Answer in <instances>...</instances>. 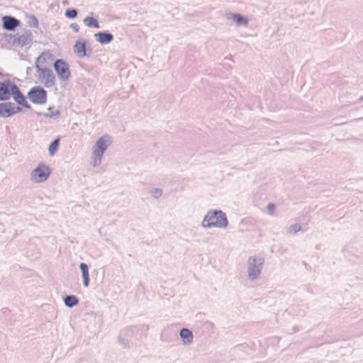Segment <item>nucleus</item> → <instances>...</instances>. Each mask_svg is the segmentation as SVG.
<instances>
[{"instance_id":"obj_1","label":"nucleus","mask_w":363,"mask_h":363,"mask_svg":"<svg viewBox=\"0 0 363 363\" xmlns=\"http://www.w3.org/2000/svg\"><path fill=\"white\" fill-rule=\"evenodd\" d=\"M228 225V218L221 210L208 211L201 223V226L204 228H226Z\"/></svg>"},{"instance_id":"obj_2","label":"nucleus","mask_w":363,"mask_h":363,"mask_svg":"<svg viewBox=\"0 0 363 363\" xmlns=\"http://www.w3.org/2000/svg\"><path fill=\"white\" fill-rule=\"evenodd\" d=\"M45 62V58L42 55L36 58L35 68L37 72V78L45 87L50 88L55 84V77L52 69L41 67V65Z\"/></svg>"},{"instance_id":"obj_3","label":"nucleus","mask_w":363,"mask_h":363,"mask_svg":"<svg viewBox=\"0 0 363 363\" xmlns=\"http://www.w3.org/2000/svg\"><path fill=\"white\" fill-rule=\"evenodd\" d=\"M109 144L108 135H104L96 142L92 152L93 158L91 164L94 167L99 166L101 164V158Z\"/></svg>"},{"instance_id":"obj_4","label":"nucleus","mask_w":363,"mask_h":363,"mask_svg":"<svg viewBox=\"0 0 363 363\" xmlns=\"http://www.w3.org/2000/svg\"><path fill=\"white\" fill-rule=\"evenodd\" d=\"M264 259L262 257L251 256L247 259V277L250 280L257 279L261 274Z\"/></svg>"},{"instance_id":"obj_5","label":"nucleus","mask_w":363,"mask_h":363,"mask_svg":"<svg viewBox=\"0 0 363 363\" xmlns=\"http://www.w3.org/2000/svg\"><path fill=\"white\" fill-rule=\"evenodd\" d=\"M50 174L48 166L39 164L30 173V179L35 183H42L46 181Z\"/></svg>"},{"instance_id":"obj_6","label":"nucleus","mask_w":363,"mask_h":363,"mask_svg":"<svg viewBox=\"0 0 363 363\" xmlns=\"http://www.w3.org/2000/svg\"><path fill=\"white\" fill-rule=\"evenodd\" d=\"M28 97L33 104H44L47 101V91L40 86H33L29 91Z\"/></svg>"},{"instance_id":"obj_7","label":"nucleus","mask_w":363,"mask_h":363,"mask_svg":"<svg viewBox=\"0 0 363 363\" xmlns=\"http://www.w3.org/2000/svg\"><path fill=\"white\" fill-rule=\"evenodd\" d=\"M54 69L61 80L65 81L69 78L70 72L69 66L63 60H57L54 62Z\"/></svg>"},{"instance_id":"obj_8","label":"nucleus","mask_w":363,"mask_h":363,"mask_svg":"<svg viewBox=\"0 0 363 363\" xmlns=\"http://www.w3.org/2000/svg\"><path fill=\"white\" fill-rule=\"evenodd\" d=\"M10 93L13 96V99L16 101L17 104L26 108H30V106L26 101L23 94L21 93L17 85L11 84L10 88Z\"/></svg>"},{"instance_id":"obj_9","label":"nucleus","mask_w":363,"mask_h":363,"mask_svg":"<svg viewBox=\"0 0 363 363\" xmlns=\"http://www.w3.org/2000/svg\"><path fill=\"white\" fill-rule=\"evenodd\" d=\"M21 111L18 106H16L11 102H6L0 104V116L9 117L14 113H17Z\"/></svg>"},{"instance_id":"obj_10","label":"nucleus","mask_w":363,"mask_h":363,"mask_svg":"<svg viewBox=\"0 0 363 363\" xmlns=\"http://www.w3.org/2000/svg\"><path fill=\"white\" fill-rule=\"evenodd\" d=\"M225 17L228 21H232L238 26H247L248 20L246 17L240 13H226Z\"/></svg>"},{"instance_id":"obj_11","label":"nucleus","mask_w":363,"mask_h":363,"mask_svg":"<svg viewBox=\"0 0 363 363\" xmlns=\"http://www.w3.org/2000/svg\"><path fill=\"white\" fill-rule=\"evenodd\" d=\"M2 21L4 28L7 30H13L20 23L18 19L10 16H4Z\"/></svg>"},{"instance_id":"obj_12","label":"nucleus","mask_w":363,"mask_h":363,"mask_svg":"<svg viewBox=\"0 0 363 363\" xmlns=\"http://www.w3.org/2000/svg\"><path fill=\"white\" fill-rule=\"evenodd\" d=\"M32 40V33L29 30H24L22 33H18L16 35L15 41L21 46L28 44Z\"/></svg>"},{"instance_id":"obj_13","label":"nucleus","mask_w":363,"mask_h":363,"mask_svg":"<svg viewBox=\"0 0 363 363\" xmlns=\"http://www.w3.org/2000/svg\"><path fill=\"white\" fill-rule=\"evenodd\" d=\"M11 82L9 80L0 82V100H7L10 98Z\"/></svg>"},{"instance_id":"obj_14","label":"nucleus","mask_w":363,"mask_h":363,"mask_svg":"<svg viewBox=\"0 0 363 363\" xmlns=\"http://www.w3.org/2000/svg\"><path fill=\"white\" fill-rule=\"evenodd\" d=\"M96 40L101 44H108L113 40V35L108 32H99L94 34Z\"/></svg>"},{"instance_id":"obj_15","label":"nucleus","mask_w":363,"mask_h":363,"mask_svg":"<svg viewBox=\"0 0 363 363\" xmlns=\"http://www.w3.org/2000/svg\"><path fill=\"white\" fill-rule=\"evenodd\" d=\"M179 336L182 338L184 345H189L193 342V333L188 328L181 329L179 332Z\"/></svg>"},{"instance_id":"obj_16","label":"nucleus","mask_w":363,"mask_h":363,"mask_svg":"<svg viewBox=\"0 0 363 363\" xmlns=\"http://www.w3.org/2000/svg\"><path fill=\"white\" fill-rule=\"evenodd\" d=\"M79 269L82 272L83 285L86 288L89 285V267L86 263L82 262L79 264Z\"/></svg>"},{"instance_id":"obj_17","label":"nucleus","mask_w":363,"mask_h":363,"mask_svg":"<svg viewBox=\"0 0 363 363\" xmlns=\"http://www.w3.org/2000/svg\"><path fill=\"white\" fill-rule=\"evenodd\" d=\"M74 52L78 57H84L86 56V43L77 41L74 45Z\"/></svg>"},{"instance_id":"obj_18","label":"nucleus","mask_w":363,"mask_h":363,"mask_svg":"<svg viewBox=\"0 0 363 363\" xmlns=\"http://www.w3.org/2000/svg\"><path fill=\"white\" fill-rule=\"evenodd\" d=\"M64 303L67 307L72 308L78 304L79 299L76 296L69 295L64 298Z\"/></svg>"},{"instance_id":"obj_19","label":"nucleus","mask_w":363,"mask_h":363,"mask_svg":"<svg viewBox=\"0 0 363 363\" xmlns=\"http://www.w3.org/2000/svg\"><path fill=\"white\" fill-rule=\"evenodd\" d=\"M84 24L89 28H99V24L98 21L93 17L87 16L84 19Z\"/></svg>"},{"instance_id":"obj_20","label":"nucleus","mask_w":363,"mask_h":363,"mask_svg":"<svg viewBox=\"0 0 363 363\" xmlns=\"http://www.w3.org/2000/svg\"><path fill=\"white\" fill-rule=\"evenodd\" d=\"M60 140V138H57L50 144L48 147V152L50 155L52 156L55 153L59 147Z\"/></svg>"},{"instance_id":"obj_21","label":"nucleus","mask_w":363,"mask_h":363,"mask_svg":"<svg viewBox=\"0 0 363 363\" xmlns=\"http://www.w3.org/2000/svg\"><path fill=\"white\" fill-rule=\"evenodd\" d=\"M60 111H52L50 108L48 109V112L43 113V116L45 118H56L59 116Z\"/></svg>"},{"instance_id":"obj_22","label":"nucleus","mask_w":363,"mask_h":363,"mask_svg":"<svg viewBox=\"0 0 363 363\" xmlns=\"http://www.w3.org/2000/svg\"><path fill=\"white\" fill-rule=\"evenodd\" d=\"M301 230V227L299 224L296 223L294 225H291L287 229V232L289 234H295L299 232Z\"/></svg>"},{"instance_id":"obj_23","label":"nucleus","mask_w":363,"mask_h":363,"mask_svg":"<svg viewBox=\"0 0 363 363\" xmlns=\"http://www.w3.org/2000/svg\"><path fill=\"white\" fill-rule=\"evenodd\" d=\"M77 16V11L74 9H67L65 16L68 18H74Z\"/></svg>"},{"instance_id":"obj_24","label":"nucleus","mask_w":363,"mask_h":363,"mask_svg":"<svg viewBox=\"0 0 363 363\" xmlns=\"http://www.w3.org/2000/svg\"><path fill=\"white\" fill-rule=\"evenodd\" d=\"M150 193L155 199H158L162 195V190L159 188H154L150 190Z\"/></svg>"},{"instance_id":"obj_25","label":"nucleus","mask_w":363,"mask_h":363,"mask_svg":"<svg viewBox=\"0 0 363 363\" xmlns=\"http://www.w3.org/2000/svg\"><path fill=\"white\" fill-rule=\"evenodd\" d=\"M118 341L120 345L123 346V348L128 349L130 347L129 342L125 337H121V335L118 337Z\"/></svg>"},{"instance_id":"obj_26","label":"nucleus","mask_w":363,"mask_h":363,"mask_svg":"<svg viewBox=\"0 0 363 363\" xmlns=\"http://www.w3.org/2000/svg\"><path fill=\"white\" fill-rule=\"evenodd\" d=\"M267 208L269 214H270V215L274 214V212L275 210V206L274 203H268Z\"/></svg>"},{"instance_id":"obj_27","label":"nucleus","mask_w":363,"mask_h":363,"mask_svg":"<svg viewBox=\"0 0 363 363\" xmlns=\"http://www.w3.org/2000/svg\"><path fill=\"white\" fill-rule=\"evenodd\" d=\"M70 28L75 32H78L79 30V26L77 23H72Z\"/></svg>"},{"instance_id":"obj_28","label":"nucleus","mask_w":363,"mask_h":363,"mask_svg":"<svg viewBox=\"0 0 363 363\" xmlns=\"http://www.w3.org/2000/svg\"><path fill=\"white\" fill-rule=\"evenodd\" d=\"M130 332V328H125L122 333L124 334V335H128Z\"/></svg>"},{"instance_id":"obj_29","label":"nucleus","mask_w":363,"mask_h":363,"mask_svg":"<svg viewBox=\"0 0 363 363\" xmlns=\"http://www.w3.org/2000/svg\"><path fill=\"white\" fill-rule=\"evenodd\" d=\"M33 21H34V26H38V21H37V19L35 17H33Z\"/></svg>"},{"instance_id":"obj_30","label":"nucleus","mask_w":363,"mask_h":363,"mask_svg":"<svg viewBox=\"0 0 363 363\" xmlns=\"http://www.w3.org/2000/svg\"><path fill=\"white\" fill-rule=\"evenodd\" d=\"M359 102H362L363 101V96H361L359 100H358Z\"/></svg>"},{"instance_id":"obj_31","label":"nucleus","mask_w":363,"mask_h":363,"mask_svg":"<svg viewBox=\"0 0 363 363\" xmlns=\"http://www.w3.org/2000/svg\"><path fill=\"white\" fill-rule=\"evenodd\" d=\"M0 227H3V225L1 224H0Z\"/></svg>"}]
</instances>
